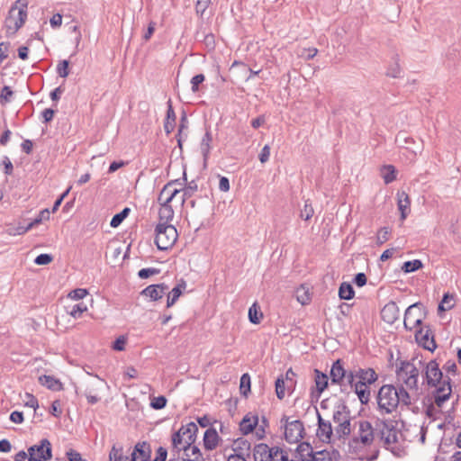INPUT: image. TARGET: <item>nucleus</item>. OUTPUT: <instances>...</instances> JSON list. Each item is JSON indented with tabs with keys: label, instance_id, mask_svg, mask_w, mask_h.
Wrapping results in <instances>:
<instances>
[{
	"label": "nucleus",
	"instance_id": "obj_1",
	"mask_svg": "<svg viewBox=\"0 0 461 461\" xmlns=\"http://www.w3.org/2000/svg\"><path fill=\"white\" fill-rule=\"evenodd\" d=\"M377 380V375L373 368H357L350 370L348 376V385L357 395L362 404L370 400L369 385Z\"/></svg>",
	"mask_w": 461,
	"mask_h": 461
},
{
	"label": "nucleus",
	"instance_id": "obj_2",
	"mask_svg": "<svg viewBox=\"0 0 461 461\" xmlns=\"http://www.w3.org/2000/svg\"><path fill=\"white\" fill-rule=\"evenodd\" d=\"M27 0H16L12 5L4 24L6 37L14 36L23 26L27 19Z\"/></svg>",
	"mask_w": 461,
	"mask_h": 461
},
{
	"label": "nucleus",
	"instance_id": "obj_3",
	"mask_svg": "<svg viewBox=\"0 0 461 461\" xmlns=\"http://www.w3.org/2000/svg\"><path fill=\"white\" fill-rule=\"evenodd\" d=\"M198 427L193 421L182 425L172 435L170 453L181 454L183 450H185L192 443L195 442Z\"/></svg>",
	"mask_w": 461,
	"mask_h": 461
},
{
	"label": "nucleus",
	"instance_id": "obj_4",
	"mask_svg": "<svg viewBox=\"0 0 461 461\" xmlns=\"http://www.w3.org/2000/svg\"><path fill=\"white\" fill-rule=\"evenodd\" d=\"M419 359L403 361L396 370V378L401 386L409 390L418 391V381L420 376Z\"/></svg>",
	"mask_w": 461,
	"mask_h": 461
},
{
	"label": "nucleus",
	"instance_id": "obj_5",
	"mask_svg": "<svg viewBox=\"0 0 461 461\" xmlns=\"http://www.w3.org/2000/svg\"><path fill=\"white\" fill-rule=\"evenodd\" d=\"M376 400L381 415L393 413L399 405L397 388L392 384L383 385L378 391Z\"/></svg>",
	"mask_w": 461,
	"mask_h": 461
},
{
	"label": "nucleus",
	"instance_id": "obj_6",
	"mask_svg": "<svg viewBox=\"0 0 461 461\" xmlns=\"http://www.w3.org/2000/svg\"><path fill=\"white\" fill-rule=\"evenodd\" d=\"M332 420L335 423L337 438H345L351 434V415L347 405L343 403L337 405L332 412Z\"/></svg>",
	"mask_w": 461,
	"mask_h": 461
},
{
	"label": "nucleus",
	"instance_id": "obj_7",
	"mask_svg": "<svg viewBox=\"0 0 461 461\" xmlns=\"http://www.w3.org/2000/svg\"><path fill=\"white\" fill-rule=\"evenodd\" d=\"M155 244L159 250H167L176 243L178 233L172 224L158 223L155 229Z\"/></svg>",
	"mask_w": 461,
	"mask_h": 461
},
{
	"label": "nucleus",
	"instance_id": "obj_8",
	"mask_svg": "<svg viewBox=\"0 0 461 461\" xmlns=\"http://www.w3.org/2000/svg\"><path fill=\"white\" fill-rule=\"evenodd\" d=\"M301 461H340L338 451L321 450L314 452L308 443H302L298 447Z\"/></svg>",
	"mask_w": 461,
	"mask_h": 461
},
{
	"label": "nucleus",
	"instance_id": "obj_9",
	"mask_svg": "<svg viewBox=\"0 0 461 461\" xmlns=\"http://www.w3.org/2000/svg\"><path fill=\"white\" fill-rule=\"evenodd\" d=\"M418 364L420 365V370L422 369L424 371L422 375L423 382H426L429 386L437 387L442 384L444 379L449 378L448 376H443L439 365L436 360L425 363L419 359Z\"/></svg>",
	"mask_w": 461,
	"mask_h": 461
},
{
	"label": "nucleus",
	"instance_id": "obj_10",
	"mask_svg": "<svg viewBox=\"0 0 461 461\" xmlns=\"http://www.w3.org/2000/svg\"><path fill=\"white\" fill-rule=\"evenodd\" d=\"M357 425V433L349 441V447L357 448L359 445L370 447L375 440V429L368 420H360Z\"/></svg>",
	"mask_w": 461,
	"mask_h": 461
},
{
	"label": "nucleus",
	"instance_id": "obj_11",
	"mask_svg": "<svg viewBox=\"0 0 461 461\" xmlns=\"http://www.w3.org/2000/svg\"><path fill=\"white\" fill-rule=\"evenodd\" d=\"M450 381V378L444 379L442 384L436 387L433 394L434 402L427 408L429 417H434L435 412L440 411L443 404L450 398L452 393Z\"/></svg>",
	"mask_w": 461,
	"mask_h": 461
},
{
	"label": "nucleus",
	"instance_id": "obj_12",
	"mask_svg": "<svg viewBox=\"0 0 461 461\" xmlns=\"http://www.w3.org/2000/svg\"><path fill=\"white\" fill-rule=\"evenodd\" d=\"M280 423L285 428V438L288 443H298L303 438L304 427L301 420H290L289 417L284 416Z\"/></svg>",
	"mask_w": 461,
	"mask_h": 461
},
{
	"label": "nucleus",
	"instance_id": "obj_13",
	"mask_svg": "<svg viewBox=\"0 0 461 461\" xmlns=\"http://www.w3.org/2000/svg\"><path fill=\"white\" fill-rule=\"evenodd\" d=\"M375 430L378 431L380 439L386 447H389L398 441L399 430L393 420H378L375 423Z\"/></svg>",
	"mask_w": 461,
	"mask_h": 461
},
{
	"label": "nucleus",
	"instance_id": "obj_14",
	"mask_svg": "<svg viewBox=\"0 0 461 461\" xmlns=\"http://www.w3.org/2000/svg\"><path fill=\"white\" fill-rule=\"evenodd\" d=\"M27 450L32 461H47L52 457L51 444L47 438L41 439Z\"/></svg>",
	"mask_w": 461,
	"mask_h": 461
},
{
	"label": "nucleus",
	"instance_id": "obj_15",
	"mask_svg": "<svg viewBox=\"0 0 461 461\" xmlns=\"http://www.w3.org/2000/svg\"><path fill=\"white\" fill-rule=\"evenodd\" d=\"M316 413L318 420L316 436L321 442L330 443L337 438L335 435V428L333 429L330 420L323 419L317 410Z\"/></svg>",
	"mask_w": 461,
	"mask_h": 461
},
{
	"label": "nucleus",
	"instance_id": "obj_16",
	"mask_svg": "<svg viewBox=\"0 0 461 461\" xmlns=\"http://www.w3.org/2000/svg\"><path fill=\"white\" fill-rule=\"evenodd\" d=\"M421 312L419 303L410 305L404 313L403 324L406 330H413L421 324Z\"/></svg>",
	"mask_w": 461,
	"mask_h": 461
},
{
	"label": "nucleus",
	"instance_id": "obj_17",
	"mask_svg": "<svg viewBox=\"0 0 461 461\" xmlns=\"http://www.w3.org/2000/svg\"><path fill=\"white\" fill-rule=\"evenodd\" d=\"M348 373L349 371L344 368L342 361L340 359L336 360L332 364L330 373L331 384L346 387L348 385Z\"/></svg>",
	"mask_w": 461,
	"mask_h": 461
},
{
	"label": "nucleus",
	"instance_id": "obj_18",
	"mask_svg": "<svg viewBox=\"0 0 461 461\" xmlns=\"http://www.w3.org/2000/svg\"><path fill=\"white\" fill-rule=\"evenodd\" d=\"M416 341L422 346L425 349L429 351H434L437 348V345L434 340V337L431 334V331L429 328L426 330L420 328L419 330L415 332Z\"/></svg>",
	"mask_w": 461,
	"mask_h": 461
},
{
	"label": "nucleus",
	"instance_id": "obj_19",
	"mask_svg": "<svg viewBox=\"0 0 461 461\" xmlns=\"http://www.w3.org/2000/svg\"><path fill=\"white\" fill-rule=\"evenodd\" d=\"M168 285L164 283L150 285L142 290L141 294L150 301H158L167 294Z\"/></svg>",
	"mask_w": 461,
	"mask_h": 461
},
{
	"label": "nucleus",
	"instance_id": "obj_20",
	"mask_svg": "<svg viewBox=\"0 0 461 461\" xmlns=\"http://www.w3.org/2000/svg\"><path fill=\"white\" fill-rule=\"evenodd\" d=\"M150 455V445L146 441L139 442L131 453V461H149Z\"/></svg>",
	"mask_w": 461,
	"mask_h": 461
},
{
	"label": "nucleus",
	"instance_id": "obj_21",
	"mask_svg": "<svg viewBox=\"0 0 461 461\" xmlns=\"http://www.w3.org/2000/svg\"><path fill=\"white\" fill-rule=\"evenodd\" d=\"M400 310L395 302L387 303L381 311L382 319L389 323L393 324L396 320L399 319Z\"/></svg>",
	"mask_w": 461,
	"mask_h": 461
},
{
	"label": "nucleus",
	"instance_id": "obj_22",
	"mask_svg": "<svg viewBox=\"0 0 461 461\" xmlns=\"http://www.w3.org/2000/svg\"><path fill=\"white\" fill-rule=\"evenodd\" d=\"M397 205L403 221L411 212V199L404 191L397 193Z\"/></svg>",
	"mask_w": 461,
	"mask_h": 461
},
{
	"label": "nucleus",
	"instance_id": "obj_23",
	"mask_svg": "<svg viewBox=\"0 0 461 461\" xmlns=\"http://www.w3.org/2000/svg\"><path fill=\"white\" fill-rule=\"evenodd\" d=\"M180 191L175 188L172 184L166 185L160 191L158 202L159 204H170L172 200L176 196Z\"/></svg>",
	"mask_w": 461,
	"mask_h": 461
},
{
	"label": "nucleus",
	"instance_id": "obj_24",
	"mask_svg": "<svg viewBox=\"0 0 461 461\" xmlns=\"http://www.w3.org/2000/svg\"><path fill=\"white\" fill-rule=\"evenodd\" d=\"M39 383L54 392H59L63 390V384L59 379L55 378L52 375H43L39 377Z\"/></svg>",
	"mask_w": 461,
	"mask_h": 461
},
{
	"label": "nucleus",
	"instance_id": "obj_25",
	"mask_svg": "<svg viewBox=\"0 0 461 461\" xmlns=\"http://www.w3.org/2000/svg\"><path fill=\"white\" fill-rule=\"evenodd\" d=\"M258 423V418L256 415L247 414L240 422V430L243 435H248L253 431Z\"/></svg>",
	"mask_w": 461,
	"mask_h": 461
},
{
	"label": "nucleus",
	"instance_id": "obj_26",
	"mask_svg": "<svg viewBox=\"0 0 461 461\" xmlns=\"http://www.w3.org/2000/svg\"><path fill=\"white\" fill-rule=\"evenodd\" d=\"M219 443V436L215 429H207L203 435V446L207 450L216 448Z\"/></svg>",
	"mask_w": 461,
	"mask_h": 461
},
{
	"label": "nucleus",
	"instance_id": "obj_27",
	"mask_svg": "<svg viewBox=\"0 0 461 461\" xmlns=\"http://www.w3.org/2000/svg\"><path fill=\"white\" fill-rule=\"evenodd\" d=\"M186 287V285L185 282H182L181 284H178L176 286H175L170 292L167 291V307H171L179 298V296L182 294L183 290H185Z\"/></svg>",
	"mask_w": 461,
	"mask_h": 461
},
{
	"label": "nucleus",
	"instance_id": "obj_28",
	"mask_svg": "<svg viewBox=\"0 0 461 461\" xmlns=\"http://www.w3.org/2000/svg\"><path fill=\"white\" fill-rule=\"evenodd\" d=\"M212 141V133L209 131H206V132L204 133L203 137L202 138L201 143H200V150L203 157L204 162H206L209 158Z\"/></svg>",
	"mask_w": 461,
	"mask_h": 461
},
{
	"label": "nucleus",
	"instance_id": "obj_29",
	"mask_svg": "<svg viewBox=\"0 0 461 461\" xmlns=\"http://www.w3.org/2000/svg\"><path fill=\"white\" fill-rule=\"evenodd\" d=\"M167 104H168V109L167 112V119L164 123V130L167 134H170L175 129L176 113L173 110L170 100L167 102Z\"/></svg>",
	"mask_w": 461,
	"mask_h": 461
},
{
	"label": "nucleus",
	"instance_id": "obj_30",
	"mask_svg": "<svg viewBox=\"0 0 461 461\" xmlns=\"http://www.w3.org/2000/svg\"><path fill=\"white\" fill-rule=\"evenodd\" d=\"M110 461H131L129 456L123 454V447L114 444L109 453Z\"/></svg>",
	"mask_w": 461,
	"mask_h": 461
},
{
	"label": "nucleus",
	"instance_id": "obj_31",
	"mask_svg": "<svg viewBox=\"0 0 461 461\" xmlns=\"http://www.w3.org/2000/svg\"><path fill=\"white\" fill-rule=\"evenodd\" d=\"M175 212L170 204H160V208L158 211L159 220L162 221L161 223L168 224L174 218Z\"/></svg>",
	"mask_w": 461,
	"mask_h": 461
},
{
	"label": "nucleus",
	"instance_id": "obj_32",
	"mask_svg": "<svg viewBox=\"0 0 461 461\" xmlns=\"http://www.w3.org/2000/svg\"><path fill=\"white\" fill-rule=\"evenodd\" d=\"M397 171L393 165H385L381 168L382 177L386 185L396 179Z\"/></svg>",
	"mask_w": 461,
	"mask_h": 461
},
{
	"label": "nucleus",
	"instance_id": "obj_33",
	"mask_svg": "<svg viewBox=\"0 0 461 461\" xmlns=\"http://www.w3.org/2000/svg\"><path fill=\"white\" fill-rule=\"evenodd\" d=\"M339 296L341 300H350L355 296L353 286L347 282L340 284L339 288Z\"/></svg>",
	"mask_w": 461,
	"mask_h": 461
},
{
	"label": "nucleus",
	"instance_id": "obj_34",
	"mask_svg": "<svg viewBox=\"0 0 461 461\" xmlns=\"http://www.w3.org/2000/svg\"><path fill=\"white\" fill-rule=\"evenodd\" d=\"M315 384L319 393H321L328 386L329 377L322 372L315 369Z\"/></svg>",
	"mask_w": 461,
	"mask_h": 461
},
{
	"label": "nucleus",
	"instance_id": "obj_35",
	"mask_svg": "<svg viewBox=\"0 0 461 461\" xmlns=\"http://www.w3.org/2000/svg\"><path fill=\"white\" fill-rule=\"evenodd\" d=\"M268 457L270 461H289L288 453L278 447H271Z\"/></svg>",
	"mask_w": 461,
	"mask_h": 461
},
{
	"label": "nucleus",
	"instance_id": "obj_36",
	"mask_svg": "<svg viewBox=\"0 0 461 461\" xmlns=\"http://www.w3.org/2000/svg\"><path fill=\"white\" fill-rule=\"evenodd\" d=\"M263 318V313L257 303H254L249 309V320L253 324H258Z\"/></svg>",
	"mask_w": 461,
	"mask_h": 461
},
{
	"label": "nucleus",
	"instance_id": "obj_37",
	"mask_svg": "<svg viewBox=\"0 0 461 461\" xmlns=\"http://www.w3.org/2000/svg\"><path fill=\"white\" fill-rule=\"evenodd\" d=\"M181 456H184L185 458L192 459H196V457L203 458L200 448L194 445V443H192L190 447H186L185 450H183Z\"/></svg>",
	"mask_w": 461,
	"mask_h": 461
},
{
	"label": "nucleus",
	"instance_id": "obj_38",
	"mask_svg": "<svg viewBox=\"0 0 461 461\" xmlns=\"http://www.w3.org/2000/svg\"><path fill=\"white\" fill-rule=\"evenodd\" d=\"M454 296L449 294H445L440 303L438 304V311L445 312L452 309L455 305Z\"/></svg>",
	"mask_w": 461,
	"mask_h": 461
},
{
	"label": "nucleus",
	"instance_id": "obj_39",
	"mask_svg": "<svg viewBox=\"0 0 461 461\" xmlns=\"http://www.w3.org/2000/svg\"><path fill=\"white\" fill-rule=\"evenodd\" d=\"M131 209L129 207H125L121 212L116 213L111 220L110 225L113 228H117L123 221L125 218L129 215Z\"/></svg>",
	"mask_w": 461,
	"mask_h": 461
},
{
	"label": "nucleus",
	"instance_id": "obj_40",
	"mask_svg": "<svg viewBox=\"0 0 461 461\" xmlns=\"http://www.w3.org/2000/svg\"><path fill=\"white\" fill-rule=\"evenodd\" d=\"M423 267L422 262L420 259H414L411 261H406L402 267V270L404 273H411L420 269Z\"/></svg>",
	"mask_w": 461,
	"mask_h": 461
},
{
	"label": "nucleus",
	"instance_id": "obj_41",
	"mask_svg": "<svg viewBox=\"0 0 461 461\" xmlns=\"http://www.w3.org/2000/svg\"><path fill=\"white\" fill-rule=\"evenodd\" d=\"M407 388L400 386L397 389V397H399V404L409 406L411 404V398L410 393L407 392Z\"/></svg>",
	"mask_w": 461,
	"mask_h": 461
},
{
	"label": "nucleus",
	"instance_id": "obj_42",
	"mask_svg": "<svg viewBox=\"0 0 461 461\" xmlns=\"http://www.w3.org/2000/svg\"><path fill=\"white\" fill-rule=\"evenodd\" d=\"M286 384H285L284 376L281 375L276 381V393L279 400H282L285 396Z\"/></svg>",
	"mask_w": 461,
	"mask_h": 461
},
{
	"label": "nucleus",
	"instance_id": "obj_43",
	"mask_svg": "<svg viewBox=\"0 0 461 461\" xmlns=\"http://www.w3.org/2000/svg\"><path fill=\"white\" fill-rule=\"evenodd\" d=\"M294 378L295 373L292 370V368H289L284 376L285 384H286V388L288 392L294 390L296 382Z\"/></svg>",
	"mask_w": 461,
	"mask_h": 461
},
{
	"label": "nucleus",
	"instance_id": "obj_44",
	"mask_svg": "<svg viewBox=\"0 0 461 461\" xmlns=\"http://www.w3.org/2000/svg\"><path fill=\"white\" fill-rule=\"evenodd\" d=\"M240 393L247 396L250 391V376L249 374H243L240 377Z\"/></svg>",
	"mask_w": 461,
	"mask_h": 461
},
{
	"label": "nucleus",
	"instance_id": "obj_45",
	"mask_svg": "<svg viewBox=\"0 0 461 461\" xmlns=\"http://www.w3.org/2000/svg\"><path fill=\"white\" fill-rule=\"evenodd\" d=\"M313 213L314 210L312 203L309 200H306L303 208L301 210L300 217L304 221H309L312 217Z\"/></svg>",
	"mask_w": 461,
	"mask_h": 461
},
{
	"label": "nucleus",
	"instance_id": "obj_46",
	"mask_svg": "<svg viewBox=\"0 0 461 461\" xmlns=\"http://www.w3.org/2000/svg\"><path fill=\"white\" fill-rule=\"evenodd\" d=\"M41 221V219H35L27 226H18L15 228L14 231H10V234L13 235H23L29 231L34 225L39 224Z\"/></svg>",
	"mask_w": 461,
	"mask_h": 461
},
{
	"label": "nucleus",
	"instance_id": "obj_47",
	"mask_svg": "<svg viewBox=\"0 0 461 461\" xmlns=\"http://www.w3.org/2000/svg\"><path fill=\"white\" fill-rule=\"evenodd\" d=\"M390 235H391V230L389 228H387V227L381 228L377 232L376 243L379 245L384 244V242H386L389 240Z\"/></svg>",
	"mask_w": 461,
	"mask_h": 461
},
{
	"label": "nucleus",
	"instance_id": "obj_48",
	"mask_svg": "<svg viewBox=\"0 0 461 461\" xmlns=\"http://www.w3.org/2000/svg\"><path fill=\"white\" fill-rule=\"evenodd\" d=\"M99 389V386L96 385L95 388L86 389L85 395L87 399L88 403L95 404L100 401V397L95 393V392Z\"/></svg>",
	"mask_w": 461,
	"mask_h": 461
},
{
	"label": "nucleus",
	"instance_id": "obj_49",
	"mask_svg": "<svg viewBox=\"0 0 461 461\" xmlns=\"http://www.w3.org/2000/svg\"><path fill=\"white\" fill-rule=\"evenodd\" d=\"M87 310L86 305L84 303H77L73 305L71 310L69 311V314L75 318L77 319L81 317L83 312H85Z\"/></svg>",
	"mask_w": 461,
	"mask_h": 461
},
{
	"label": "nucleus",
	"instance_id": "obj_50",
	"mask_svg": "<svg viewBox=\"0 0 461 461\" xmlns=\"http://www.w3.org/2000/svg\"><path fill=\"white\" fill-rule=\"evenodd\" d=\"M167 404V399L165 396H158L154 397L150 401V407L154 410H161L163 409Z\"/></svg>",
	"mask_w": 461,
	"mask_h": 461
},
{
	"label": "nucleus",
	"instance_id": "obj_51",
	"mask_svg": "<svg viewBox=\"0 0 461 461\" xmlns=\"http://www.w3.org/2000/svg\"><path fill=\"white\" fill-rule=\"evenodd\" d=\"M68 61L64 59L62 61H60L58 66H57V73L58 75L60 77H67L69 74V71H68Z\"/></svg>",
	"mask_w": 461,
	"mask_h": 461
},
{
	"label": "nucleus",
	"instance_id": "obj_52",
	"mask_svg": "<svg viewBox=\"0 0 461 461\" xmlns=\"http://www.w3.org/2000/svg\"><path fill=\"white\" fill-rule=\"evenodd\" d=\"M387 75L392 77H399L401 75V68L398 62V59H394L393 65H391L387 70Z\"/></svg>",
	"mask_w": 461,
	"mask_h": 461
},
{
	"label": "nucleus",
	"instance_id": "obj_53",
	"mask_svg": "<svg viewBox=\"0 0 461 461\" xmlns=\"http://www.w3.org/2000/svg\"><path fill=\"white\" fill-rule=\"evenodd\" d=\"M159 273V270L154 267L142 268L139 271L138 276L141 279H145L149 277L150 276L157 275Z\"/></svg>",
	"mask_w": 461,
	"mask_h": 461
},
{
	"label": "nucleus",
	"instance_id": "obj_54",
	"mask_svg": "<svg viewBox=\"0 0 461 461\" xmlns=\"http://www.w3.org/2000/svg\"><path fill=\"white\" fill-rule=\"evenodd\" d=\"M379 454V450L375 448L370 455L365 454L363 452H358V458L361 460H366V461H375L377 459Z\"/></svg>",
	"mask_w": 461,
	"mask_h": 461
},
{
	"label": "nucleus",
	"instance_id": "obj_55",
	"mask_svg": "<svg viewBox=\"0 0 461 461\" xmlns=\"http://www.w3.org/2000/svg\"><path fill=\"white\" fill-rule=\"evenodd\" d=\"M205 77L203 74L195 75L191 79V85H192V91L194 93L198 91L199 85L202 84L204 81Z\"/></svg>",
	"mask_w": 461,
	"mask_h": 461
},
{
	"label": "nucleus",
	"instance_id": "obj_56",
	"mask_svg": "<svg viewBox=\"0 0 461 461\" xmlns=\"http://www.w3.org/2000/svg\"><path fill=\"white\" fill-rule=\"evenodd\" d=\"M196 190H197V185L194 181H191L188 184V185L183 190L184 197L182 199V203L185 202V197H191Z\"/></svg>",
	"mask_w": 461,
	"mask_h": 461
},
{
	"label": "nucleus",
	"instance_id": "obj_57",
	"mask_svg": "<svg viewBox=\"0 0 461 461\" xmlns=\"http://www.w3.org/2000/svg\"><path fill=\"white\" fill-rule=\"evenodd\" d=\"M13 95H14V92L12 91V89L9 86H4L1 91V95H0L1 103L4 104V103L10 102V98L12 97Z\"/></svg>",
	"mask_w": 461,
	"mask_h": 461
},
{
	"label": "nucleus",
	"instance_id": "obj_58",
	"mask_svg": "<svg viewBox=\"0 0 461 461\" xmlns=\"http://www.w3.org/2000/svg\"><path fill=\"white\" fill-rule=\"evenodd\" d=\"M53 258L50 254H40L34 259L36 265H48L52 261Z\"/></svg>",
	"mask_w": 461,
	"mask_h": 461
},
{
	"label": "nucleus",
	"instance_id": "obj_59",
	"mask_svg": "<svg viewBox=\"0 0 461 461\" xmlns=\"http://www.w3.org/2000/svg\"><path fill=\"white\" fill-rule=\"evenodd\" d=\"M87 291L86 289L77 288L69 293V297L74 300H80L86 296Z\"/></svg>",
	"mask_w": 461,
	"mask_h": 461
},
{
	"label": "nucleus",
	"instance_id": "obj_60",
	"mask_svg": "<svg viewBox=\"0 0 461 461\" xmlns=\"http://www.w3.org/2000/svg\"><path fill=\"white\" fill-rule=\"evenodd\" d=\"M25 405L36 410L39 407L38 400L31 393L25 394Z\"/></svg>",
	"mask_w": 461,
	"mask_h": 461
},
{
	"label": "nucleus",
	"instance_id": "obj_61",
	"mask_svg": "<svg viewBox=\"0 0 461 461\" xmlns=\"http://www.w3.org/2000/svg\"><path fill=\"white\" fill-rule=\"evenodd\" d=\"M2 165L4 166L5 175L10 176L13 174L14 166H13V163L11 162L10 158L7 156H4V158L2 159Z\"/></svg>",
	"mask_w": 461,
	"mask_h": 461
},
{
	"label": "nucleus",
	"instance_id": "obj_62",
	"mask_svg": "<svg viewBox=\"0 0 461 461\" xmlns=\"http://www.w3.org/2000/svg\"><path fill=\"white\" fill-rule=\"evenodd\" d=\"M167 457V450L164 447H159L156 450V456L152 461H166Z\"/></svg>",
	"mask_w": 461,
	"mask_h": 461
},
{
	"label": "nucleus",
	"instance_id": "obj_63",
	"mask_svg": "<svg viewBox=\"0 0 461 461\" xmlns=\"http://www.w3.org/2000/svg\"><path fill=\"white\" fill-rule=\"evenodd\" d=\"M296 293H297V300L303 305H305L310 302V296L304 291V288L298 289Z\"/></svg>",
	"mask_w": 461,
	"mask_h": 461
},
{
	"label": "nucleus",
	"instance_id": "obj_64",
	"mask_svg": "<svg viewBox=\"0 0 461 461\" xmlns=\"http://www.w3.org/2000/svg\"><path fill=\"white\" fill-rule=\"evenodd\" d=\"M67 456L69 461H86V459L82 458L80 453L73 449H70L67 452Z\"/></svg>",
	"mask_w": 461,
	"mask_h": 461
}]
</instances>
